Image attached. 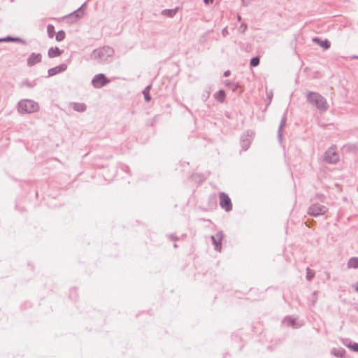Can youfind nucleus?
Segmentation results:
<instances>
[{
  "label": "nucleus",
  "mask_w": 358,
  "mask_h": 358,
  "mask_svg": "<svg viewBox=\"0 0 358 358\" xmlns=\"http://www.w3.org/2000/svg\"><path fill=\"white\" fill-rule=\"evenodd\" d=\"M307 101L322 112H325L329 108V104L326 99L320 94L315 92H308L306 95Z\"/></svg>",
  "instance_id": "f257e3e1"
},
{
  "label": "nucleus",
  "mask_w": 358,
  "mask_h": 358,
  "mask_svg": "<svg viewBox=\"0 0 358 358\" xmlns=\"http://www.w3.org/2000/svg\"><path fill=\"white\" fill-rule=\"evenodd\" d=\"M356 290L358 292V282H357V285H356Z\"/></svg>",
  "instance_id": "c756f323"
},
{
  "label": "nucleus",
  "mask_w": 358,
  "mask_h": 358,
  "mask_svg": "<svg viewBox=\"0 0 358 358\" xmlns=\"http://www.w3.org/2000/svg\"><path fill=\"white\" fill-rule=\"evenodd\" d=\"M205 4L206 5H209V4H212L214 1V0H203Z\"/></svg>",
  "instance_id": "bb28decb"
},
{
  "label": "nucleus",
  "mask_w": 358,
  "mask_h": 358,
  "mask_svg": "<svg viewBox=\"0 0 358 358\" xmlns=\"http://www.w3.org/2000/svg\"><path fill=\"white\" fill-rule=\"evenodd\" d=\"M357 192H358V187H357Z\"/></svg>",
  "instance_id": "473e14b6"
},
{
  "label": "nucleus",
  "mask_w": 358,
  "mask_h": 358,
  "mask_svg": "<svg viewBox=\"0 0 358 358\" xmlns=\"http://www.w3.org/2000/svg\"><path fill=\"white\" fill-rule=\"evenodd\" d=\"M283 322L289 326L294 327L296 324V320L290 316H287L284 318Z\"/></svg>",
  "instance_id": "dca6fc26"
},
{
  "label": "nucleus",
  "mask_w": 358,
  "mask_h": 358,
  "mask_svg": "<svg viewBox=\"0 0 358 358\" xmlns=\"http://www.w3.org/2000/svg\"><path fill=\"white\" fill-rule=\"evenodd\" d=\"M348 268H358V257H351L347 264Z\"/></svg>",
  "instance_id": "2eb2a0df"
},
{
  "label": "nucleus",
  "mask_w": 358,
  "mask_h": 358,
  "mask_svg": "<svg viewBox=\"0 0 358 358\" xmlns=\"http://www.w3.org/2000/svg\"><path fill=\"white\" fill-rule=\"evenodd\" d=\"M223 238V234L222 232H218L215 235L212 236V240L215 246V249L218 251L221 250V242Z\"/></svg>",
  "instance_id": "9d476101"
},
{
  "label": "nucleus",
  "mask_w": 358,
  "mask_h": 358,
  "mask_svg": "<svg viewBox=\"0 0 358 358\" xmlns=\"http://www.w3.org/2000/svg\"><path fill=\"white\" fill-rule=\"evenodd\" d=\"M337 147L335 145H331L325 152L324 161L328 164H335L339 161V155L337 152Z\"/></svg>",
  "instance_id": "f03ea898"
},
{
  "label": "nucleus",
  "mask_w": 358,
  "mask_h": 358,
  "mask_svg": "<svg viewBox=\"0 0 358 358\" xmlns=\"http://www.w3.org/2000/svg\"><path fill=\"white\" fill-rule=\"evenodd\" d=\"M145 99H146L147 101H149V100H150V97H149V96H145Z\"/></svg>",
  "instance_id": "7c9ffc66"
},
{
  "label": "nucleus",
  "mask_w": 358,
  "mask_h": 358,
  "mask_svg": "<svg viewBox=\"0 0 358 358\" xmlns=\"http://www.w3.org/2000/svg\"><path fill=\"white\" fill-rule=\"evenodd\" d=\"M331 354H333L334 356L338 357H344V355L345 354V350L340 348H333L331 350Z\"/></svg>",
  "instance_id": "ddd939ff"
},
{
  "label": "nucleus",
  "mask_w": 358,
  "mask_h": 358,
  "mask_svg": "<svg viewBox=\"0 0 358 358\" xmlns=\"http://www.w3.org/2000/svg\"><path fill=\"white\" fill-rule=\"evenodd\" d=\"M255 135V133L253 131H250V134H249V131H248L247 136H253Z\"/></svg>",
  "instance_id": "cd10ccee"
},
{
  "label": "nucleus",
  "mask_w": 358,
  "mask_h": 358,
  "mask_svg": "<svg viewBox=\"0 0 358 358\" xmlns=\"http://www.w3.org/2000/svg\"><path fill=\"white\" fill-rule=\"evenodd\" d=\"M314 276H315V273L313 271H311L309 269V268H307V273H306V279L308 280H311L314 278Z\"/></svg>",
  "instance_id": "5701e85b"
},
{
  "label": "nucleus",
  "mask_w": 358,
  "mask_h": 358,
  "mask_svg": "<svg viewBox=\"0 0 358 358\" xmlns=\"http://www.w3.org/2000/svg\"><path fill=\"white\" fill-rule=\"evenodd\" d=\"M314 199H318L321 201H324L326 199V196L322 194V193H316L315 196H314Z\"/></svg>",
  "instance_id": "393cba45"
},
{
  "label": "nucleus",
  "mask_w": 358,
  "mask_h": 358,
  "mask_svg": "<svg viewBox=\"0 0 358 358\" xmlns=\"http://www.w3.org/2000/svg\"><path fill=\"white\" fill-rule=\"evenodd\" d=\"M62 53V51L59 50V48L55 47L51 48L48 50V56L50 57H55L61 55Z\"/></svg>",
  "instance_id": "f8f14e48"
},
{
  "label": "nucleus",
  "mask_w": 358,
  "mask_h": 358,
  "mask_svg": "<svg viewBox=\"0 0 358 358\" xmlns=\"http://www.w3.org/2000/svg\"><path fill=\"white\" fill-rule=\"evenodd\" d=\"M328 211V208L320 203H313L308 209V214L313 217L324 215Z\"/></svg>",
  "instance_id": "20e7f679"
},
{
  "label": "nucleus",
  "mask_w": 358,
  "mask_h": 358,
  "mask_svg": "<svg viewBox=\"0 0 358 358\" xmlns=\"http://www.w3.org/2000/svg\"><path fill=\"white\" fill-rule=\"evenodd\" d=\"M109 83V80L103 74L96 75L92 80L93 85L99 88Z\"/></svg>",
  "instance_id": "423d86ee"
},
{
  "label": "nucleus",
  "mask_w": 358,
  "mask_h": 358,
  "mask_svg": "<svg viewBox=\"0 0 358 358\" xmlns=\"http://www.w3.org/2000/svg\"><path fill=\"white\" fill-rule=\"evenodd\" d=\"M313 41L324 50H328L331 46V43L327 39L322 40L319 38H314Z\"/></svg>",
  "instance_id": "9b49d317"
},
{
  "label": "nucleus",
  "mask_w": 358,
  "mask_h": 358,
  "mask_svg": "<svg viewBox=\"0 0 358 358\" xmlns=\"http://www.w3.org/2000/svg\"><path fill=\"white\" fill-rule=\"evenodd\" d=\"M215 97L217 101L223 102L225 97V93L223 90H220L217 94H215Z\"/></svg>",
  "instance_id": "a211bd4d"
},
{
  "label": "nucleus",
  "mask_w": 358,
  "mask_h": 358,
  "mask_svg": "<svg viewBox=\"0 0 358 358\" xmlns=\"http://www.w3.org/2000/svg\"><path fill=\"white\" fill-rule=\"evenodd\" d=\"M317 292H318L317 291H314L313 292V294H312L310 300H311L313 306H315V304L317 302Z\"/></svg>",
  "instance_id": "b1692460"
},
{
  "label": "nucleus",
  "mask_w": 358,
  "mask_h": 358,
  "mask_svg": "<svg viewBox=\"0 0 358 358\" xmlns=\"http://www.w3.org/2000/svg\"><path fill=\"white\" fill-rule=\"evenodd\" d=\"M67 69V66L65 64H62L52 68L48 70V76H53L60 73L65 71Z\"/></svg>",
  "instance_id": "6e6552de"
},
{
  "label": "nucleus",
  "mask_w": 358,
  "mask_h": 358,
  "mask_svg": "<svg viewBox=\"0 0 358 358\" xmlns=\"http://www.w3.org/2000/svg\"><path fill=\"white\" fill-rule=\"evenodd\" d=\"M286 121H287V116H286V114L284 113L281 118V120H280V124L278 127V140L280 144L282 142L283 127L286 123Z\"/></svg>",
  "instance_id": "0eeeda50"
},
{
  "label": "nucleus",
  "mask_w": 358,
  "mask_h": 358,
  "mask_svg": "<svg viewBox=\"0 0 358 358\" xmlns=\"http://www.w3.org/2000/svg\"><path fill=\"white\" fill-rule=\"evenodd\" d=\"M220 205L226 211H229L232 208L230 198L224 193L220 194Z\"/></svg>",
  "instance_id": "39448f33"
},
{
  "label": "nucleus",
  "mask_w": 358,
  "mask_h": 358,
  "mask_svg": "<svg viewBox=\"0 0 358 358\" xmlns=\"http://www.w3.org/2000/svg\"><path fill=\"white\" fill-rule=\"evenodd\" d=\"M352 59H358V56L357 55H354L352 57H351Z\"/></svg>",
  "instance_id": "c85d7f7f"
},
{
  "label": "nucleus",
  "mask_w": 358,
  "mask_h": 358,
  "mask_svg": "<svg viewBox=\"0 0 358 358\" xmlns=\"http://www.w3.org/2000/svg\"><path fill=\"white\" fill-rule=\"evenodd\" d=\"M73 108L74 110L82 112L86 108V106L83 103H73Z\"/></svg>",
  "instance_id": "aec40b11"
},
{
  "label": "nucleus",
  "mask_w": 358,
  "mask_h": 358,
  "mask_svg": "<svg viewBox=\"0 0 358 358\" xmlns=\"http://www.w3.org/2000/svg\"><path fill=\"white\" fill-rule=\"evenodd\" d=\"M177 13V9H165L162 11V15L166 17H173Z\"/></svg>",
  "instance_id": "4468645a"
},
{
  "label": "nucleus",
  "mask_w": 358,
  "mask_h": 358,
  "mask_svg": "<svg viewBox=\"0 0 358 358\" xmlns=\"http://www.w3.org/2000/svg\"><path fill=\"white\" fill-rule=\"evenodd\" d=\"M247 148H249V143H248V145H247Z\"/></svg>",
  "instance_id": "2f4dec72"
},
{
  "label": "nucleus",
  "mask_w": 358,
  "mask_h": 358,
  "mask_svg": "<svg viewBox=\"0 0 358 358\" xmlns=\"http://www.w3.org/2000/svg\"><path fill=\"white\" fill-rule=\"evenodd\" d=\"M38 109V104L31 100H22L20 101L18 110L20 113H34Z\"/></svg>",
  "instance_id": "7ed1b4c3"
},
{
  "label": "nucleus",
  "mask_w": 358,
  "mask_h": 358,
  "mask_svg": "<svg viewBox=\"0 0 358 358\" xmlns=\"http://www.w3.org/2000/svg\"><path fill=\"white\" fill-rule=\"evenodd\" d=\"M260 59L259 57L256 56L250 59V65L252 67H256L259 64Z\"/></svg>",
  "instance_id": "6ab92c4d"
},
{
  "label": "nucleus",
  "mask_w": 358,
  "mask_h": 358,
  "mask_svg": "<svg viewBox=\"0 0 358 358\" xmlns=\"http://www.w3.org/2000/svg\"><path fill=\"white\" fill-rule=\"evenodd\" d=\"M48 34L50 38H52L55 35V27L52 24H49L47 27Z\"/></svg>",
  "instance_id": "4be33fe9"
},
{
  "label": "nucleus",
  "mask_w": 358,
  "mask_h": 358,
  "mask_svg": "<svg viewBox=\"0 0 358 358\" xmlns=\"http://www.w3.org/2000/svg\"><path fill=\"white\" fill-rule=\"evenodd\" d=\"M41 55L39 53H32L27 58V64L29 66H32L41 61Z\"/></svg>",
  "instance_id": "1a4fd4ad"
},
{
  "label": "nucleus",
  "mask_w": 358,
  "mask_h": 358,
  "mask_svg": "<svg viewBox=\"0 0 358 358\" xmlns=\"http://www.w3.org/2000/svg\"><path fill=\"white\" fill-rule=\"evenodd\" d=\"M66 34L64 31H59L56 34V40L57 41H62L65 38Z\"/></svg>",
  "instance_id": "412c9836"
},
{
  "label": "nucleus",
  "mask_w": 358,
  "mask_h": 358,
  "mask_svg": "<svg viewBox=\"0 0 358 358\" xmlns=\"http://www.w3.org/2000/svg\"><path fill=\"white\" fill-rule=\"evenodd\" d=\"M348 347L350 349H351L352 350H353L354 352H358V343H350V345H348Z\"/></svg>",
  "instance_id": "a878e982"
},
{
  "label": "nucleus",
  "mask_w": 358,
  "mask_h": 358,
  "mask_svg": "<svg viewBox=\"0 0 358 358\" xmlns=\"http://www.w3.org/2000/svg\"><path fill=\"white\" fill-rule=\"evenodd\" d=\"M108 50H110V49L108 48L107 49L105 48H101V49L95 50L93 52V57L94 58L99 57L101 56V55L103 53V52H106Z\"/></svg>",
  "instance_id": "f3484780"
}]
</instances>
